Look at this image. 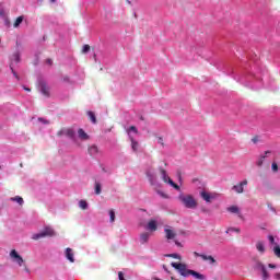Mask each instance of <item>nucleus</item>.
<instances>
[{"mask_svg": "<svg viewBox=\"0 0 280 280\" xmlns=\"http://www.w3.org/2000/svg\"><path fill=\"white\" fill-rule=\"evenodd\" d=\"M271 170H272V172H279V165L276 162H273L271 164Z\"/></svg>", "mask_w": 280, "mask_h": 280, "instance_id": "33", "label": "nucleus"}, {"mask_svg": "<svg viewBox=\"0 0 280 280\" xmlns=\"http://www.w3.org/2000/svg\"><path fill=\"white\" fill-rule=\"evenodd\" d=\"M200 196H201L202 200H205L207 202H211V198H213V197H211V194H209L205 190L200 192Z\"/></svg>", "mask_w": 280, "mask_h": 280, "instance_id": "15", "label": "nucleus"}, {"mask_svg": "<svg viewBox=\"0 0 280 280\" xmlns=\"http://www.w3.org/2000/svg\"><path fill=\"white\" fill-rule=\"evenodd\" d=\"M91 51V46L89 44L83 45L82 54H89Z\"/></svg>", "mask_w": 280, "mask_h": 280, "instance_id": "30", "label": "nucleus"}, {"mask_svg": "<svg viewBox=\"0 0 280 280\" xmlns=\"http://www.w3.org/2000/svg\"><path fill=\"white\" fill-rule=\"evenodd\" d=\"M48 65H51V59H47L46 61Z\"/></svg>", "mask_w": 280, "mask_h": 280, "instance_id": "49", "label": "nucleus"}, {"mask_svg": "<svg viewBox=\"0 0 280 280\" xmlns=\"http://www.w3.org/2000/svg\"><path fill=\"white\" fill-rule=\"evenodd\" d=\"M201 259L203 261H209V264L211 265L215 264V258H213V256H208L203 254V256H201Z\"/></svg>", "mask_w": 280, "mask_h": 280, "instance_id": "17", "label": "nucleus"}, {"mask_svg": "<svg viewBox=\"0 0 280 280\" xmlns=\"http://www.w3.org/2000/svg\"><path fill=\"white\" fill-rule=\"evenodd\" d=\"M97 152H100V149L97 148V145H92L89 148V154L91 156H95V154H97Z\"/></svg>", "mask_w": 280, "mask_h": 280, "instance_id": "18", "label": "nucleus"}, {"mask_svg": "<svg viewBox=\"0 0 280 280\" xmlns=\"http://www.w3.org/2000/svg\"><path fill=\"white\" fill-rule=\"evenodd\" d=\"M23 15L16 18L15 22L13 23V27H19L21 25V23H23Z\"/></svg>", "mask_w": 280, "mask_h": 280, "instance_id": "22", "label": "nucleus"}, {"mask_svg": "<svg viewBox=\"0 0 280 280\" xmlns=\"http://www.w3.org/2000/svg\"><path fill=\"white\" fill-rule=\"evenodd\" d=\"M57 135L58 137H62V135H65V131H59Z\"/></svg>", "mask_w": 280, "mask_h": 280, "instance_id": "46", "label": "nucleus"}, {"mask_svg": "<svg viewBox=\"0 0 280 280\" xmlns=\"http://www.w3.org/2000/svg\"><path fill=\"white\" fill-rule=\"evenodd\" d=\"M158 194H160V196H161L162 198H167V195H166L165 192L158 191Z\"/></svg>", "mask_w": 280, "mask_h": 280, "instance_id": "41", "label": "nucleus"}, {"mask_svg": "<svg viewBox=\"0 0 280 280\" xmlns=\"http://www.w3.org/2000/svg\"><path fill=\"white\" fill-rule=\"evenodd\" d=\"M268 240H269L270 244H272L273 246H277V243L275 242V236L269 235Z\"/></svg>", "mask_w": 280, "mask_h": 280, "instance_id": "36", "label": "nucleus"}, {"mask_svg": "<svg viewBox=\"0 0 280 280\" xmlns=\"http://www.w3.org/2000/svg\"><path fill=\"white\" fill-rule=\"evenodd\" d=\"M148 240H150V233L143 232L142 234H140L141 244H148Z\"/></svg>", "mask_w": 280, "mask_h": 280, "instance_id": "14", "label": "nucleus"}, {"mask_svg": "<svg viewBox=\"0 0 280 280\" xmlns=\"http://www.w3.org/2000/svg\"><path fill=\"white\" fill-rule=\"evenodd\" d=\"M78 135H79V138L82 140V141H89V133L84 131V129L80 128L78 130Z\"/></svg>", "mask_w": 280, "mask_h": 280, "instance_id": "12", "label": "nucleus"}, {"mask_svg": "<svg viewBox=\"0 0 280 280\" xmlns=\"http://www.w3.org/2000/svg\"><path fill=\"white\" fill-rule=\"evenodd\" d=\"M265 154H270V151H266Z\"/></svg>", "mask_w": 280, "mask_h": 280, "instance_id": "52", "label": "nucleus"}, {"mask_svg": "<svg viewBox=\"0 0 280 280\" xmlns=\"http://www.w3.org/2000/svg\"><path fill=\"white\" fill-rule=\"evenodd\" d=\"M145 174H147V177H148L150 184L156 185V183H158L156 174H154L152 170H148L145 172Z\"/></svg>", "mask_w": 280, "mask_h": 280, "instance_id": "7", "label": "nucleus"}, {"mask_svg": "<svg viewBox=\"0 0 280 280\" xmlns=\"http://www.w3.org/2000/svg\"><path fill=\"white\" fill-rule=\"evenodd\" d=\"M88 117L92 121V124H97V118L95 117V113L93 112H88Z\"/></svg>", "mask_w": 280, "mask_h": 280, "instance_id": "19", "label": "nucleus"}, {"mask_svg": "<svg viewBox=\"0 0 280 280\" xmlns=\"http://www.w3.org/2000/svg\"><path fill=\"white\" fill-rule=\"evenodd\" d=\"M228 211H230V213H236L238 218H242V213H240V208L237 206L229 207Z\"/></svg>", "mask_w": 280, "mask_h": 280, "instance_id": "16", "label": "nucleus"}, {"mask_svg": "<svg viewBox=\"0 0 280 280\" xmlns=\"http://www.w3.org/2000/svg\"><path fill=\"white\" fill-rule=\"evenodd\" d=\"M158 143H160V145H165V143L163 142V138L161 137L158 139Z\"/></svg>", "mask_w": 280, "mask_h": 280, "instance_id": "40", "label": "nucleus"}, {"mask_svg": "<svg viewBox=\"0 0 280 280\" xmlns=\"http://www.w3.org/2000/svg\"><path fill=\"white\" fill-rule=\"evenodd\" d=\"M95 194L96 196H100V194H102V184H100L98 182H95Z\"/></svg>", "mask_w": 280, "mask_h": 280, "instance_id": "23", "label": "nucleus"}, {"mask_svg": "<svg viewBox=\"0 0 280 280\" xmlns=\"http://www.w3.org/2000/svg\"><path fill=\"white\" fill-rule=\"evenodd\" d=\"M129 130H131V131L135 132L136 135H137V132H139V130H137V127H135V126H131V127L129 128Z\"/></svg>", "mask_w": 280, "mask_h": 280, "instance_id": "38", "label": "nucleus"}, {"mask_svg": "<svg viewBox=\"0 0 280 280\" xmlns=\"http://www.w3.org/2000/svg\"><path fill=\"white\" fill-rule=\"evenodd\" d=\"M273 279L280 280V272H276V273L273 275Z\"/></svg>", "mask_w": 280, "mask_h": 280, "instance_id": "39", "label": "nucleus"}, {"mask_svg": "<svg viewBox=\"0 0 280 280\" xmlns=\"http://www.w3.org/2000/svg\"><path fill=\"white\" fill-rule=\"evenodd\" d=\"M10 69L14 75V78H16V80H19V74H16V71H14V68H12V66H10Z\"/></svg>", "mask_w": 280, "mask_h": 280, "instance_id": "37", "label": "nucleus"}, {"mask_svg": "<svg viewBox=\"0 0 280 280\" xmlns=\"http://www.w3.org/2000/svg\"><path fill=\"white\" fill-rule=\"evenodd\" d=\"M79 207H80V209H83V211H84V210L89 209V203L86 202V200H80Z\"/></svg>", "mask_w": 280, "mask_h": 280, "instance_id": "21", "label": "nucleus"}, {"mask_svg": "<svg viewBox=\"0 0 280 280\" xmlns=\"http://www.w3.org/2000/svg\"><path fill=\"white\" fill-rule=\"evenodd\" d=\"M24 91H27L30 93V91H32L30 88H24Z\"/></svg>", "mask_w": 280, "mask_h": 280, "instance_id": "48", "label": "nucleus"}, {"mask_svg": "<svg viewBox=\"0 0 280 280\" xmlns=\"http://www.w3.org/2000/svg\"><path fill=\"white\" fill-rule=\"evenodd\" d=\"M131 148L133 152H137L139 150V142H137L133 138H131Z\"/></svg>", "mask_w": 280, "mask_h": 280, "instance_id": "20", "label": "nucleus"}, {"mask_svg": "<svg viewBox=\"0 0 280 280\" xmlns=\"http://www.w3.org/2000/svg\"><path fill=\"white\" fill-rule=\"evenodd\" d=\"M12 61L13 62H21V54L14 52L12 56Z\"/></svg>", "mask_w": 280, "mask_h": 280, "instance_id": "24", "label": "nucleus"}, {"mask_svg": "<svg viewBox=\"0 0 280 280\" xmlns=\"http://www.w3.org/2000/svg\"><path fill=\"white\" fill-rule=\"evenodd\" d=\"M11 200H12L13 202H18V205H21V206H23V202H24L23 199H22V197H20V196L12 197Z\"/></svg>", "mask_w": 280, "mask_h": 280, "instance_id": "26", "label": "nucleus"}, {"mask_svg": "<svg viewBox=\"0 0 280 280\" xmlns=\"http://www.w3.org/2000/svg\"><path fill=\"white\" fill-rule=\"evenodd\" d=\"M252 141H253V143H257V142L259 141V138H258V137H254V138L252 139Z\"/></svg>", "mask_w": 280, "mask_h": 280, "instance_id": "43", "label": "nucleus"}, {"mask_svg": "<svg viewBox=\"0 0 280 280\" xmlns=\"http://www.w3.org/2000/svg\"><path fill=\"white\" fill-rule=\"evenodd\" d=\"M256 268H257L258 270H264V269L266 268V265L262 264L261 261H257V262H256Z\"/></svg>", "mask_w": 280, "mask_h": 280, "instance_id": "32", "label": "nucleus"}, {"mask_svg": "<svg viewBox=\"0 0 280 280\" xmlns=\"http://www.w3.org/2000/svg\"><path fill=\"white\" fill-rule=\"evenodd\" d=\"M273 254L276 255V257H278V259H280V247L278 244H276V246L273 247Z\"/></svg>", "mask_w": 280, "mask_h": 280, "instance_id": "28", "label": "nucleus"}, {"mask_svg": "<svg viewBox=\"0 0 280 280\" xmlns=\"http://www.w3.org/2000/svg\"><path fill=\"white\" fill-rule=\"evenodd\" d=\"M229 231H232V232H234V233H241L240 228H230V229L226 231V233H229Z\"/></svg>", "mask_w": 280, "mask_h": 280, "instance_id": "35", "label": "nucleus"}, {"mask_svg": "<svg viewBox=\"0 0 280 280\" xmlns=\"http://www.w3.org/2000/svg\"><path fill=\"white\" fill-rule=\"evenodd\" d=\"M50 3H56V0H50Z\"/></svg>", "mask_w": 280, "mask_h": 280, "instance_id": "51", "label": "nucleus"}, {"mask_svg": "<svg viewBox=\"0 0 280 280\" xmlns=\"http://www.w3.org/2000/svg\"><path fill=\"white\" fill-rule=\"evenodd\" d=\"M0 14H3V12L0 11Z\"/></svg>", "mask_w": 280, "mask_h": 280, "instance_id": "55", "label": "nucleus"}, {"mask_svg": "<svg viewBox=\"0 0 280 280\" xmlns=\"http://www.w3.org/2000/svg\"><path fill=\"white\" fill-rule=\"evenodd\" d=\"M268 268L275 269V268H277V265L269 264V265H268Z\"/></svg>", "mask_w": 280, "mask_h": 280, "instance_id": "44", "label": "nucleus"}, {"mask_svg": "<svg viewBox=\"0 0 280 280\" xmlns=\"http://www.w3.org/2000/svg\"><path fill=\"white\" fill-rule=\"evenodd\" d=\"M179 202H182L185 209H198V200H196L192 195H179L178 196Z\"/></svg>", "mask_w": 280, "mask_h": 280, "instance_id": "2", "label": "nucleus"}, {"mask_svg": "<svg viewBox=\"0 0 280 280\" xmlns=\"http://www.w3.org/2000/svg\"><path fill=\"white\" fill-rule=\"evenodd\" d=\"M54 236H56V231H54V228L45 226L42 232L33 234L32 240L38 241L45 237H54Z\"/></svg>", "mask_w": 280, "mask_h": 280, "instance_id": "3", "label": "nucleus"}, {"mask_svg": "<svg viewBox=\"0 0 280 280\" xmlns=\"http://www.w3.org/2000/svg\"><path fill=\"white\" fill-rule=\"evenodd\" d=\"M65 135H67V137H70V139H73V137H75V131H73V129H67L65 131Z\"/></svg>", "mask_w": 280, "mask_h": 280, "instance_id": "25", "label": "nucleus"}, {"mask_svg": "<svg viewBox=\"0 0 280 280\" xmlns=\"http://www.w3.org/2000/svg\"><path fill=\"white\" fill-rule=\"evenodd\" d=\"M66 257L68 260H70L71 264L75 261V258H73V249L71 248H66Z\"/></svg>", "mask_w": 280, "mask_h": 280, "instance_id": "13", "label": "nucleus"}, {"mask_svg": "<svg viewBox=\"0 0 280 280\" xmlns=\"http://www.w3.org/2000/svg\"><path fill=\"white\" fill-rule=\"evenodd\" d=\"M156 229H159V226H158V224H156V220L151 219V220L149 221L148 225H147V230L154 232V231H156Z\"/></svg>", "mask_w": 280, "mask_h": 280, "instance_id": "9", "label": "nucleus"}, {"mask_svg": "<svg viewBox=\"0 0 280 280\" xmlns=\"http://www.w3.org/2000/svg\"><path fill=\"white\" fill-rule=\"evenodd\" d=\"M264 161H266V155H260L257 162L258 167H261L264 165Z\"/></svg>", "mask_w": 280, "mask_h": 280, "instance_id": "31", "label": "nucleus"}, {"mask_svg": "<svg viewBox=\"0 0 280 280\" xmlns=\"http://www.w3.org/2000/svg\"><path fill=\"white\" fill-rule=\"evenodd\" d=\"M166 257H171L172 259H178L179 261L183 259L178 254H167Z\"/></svg>", "mask_w": 280, "mask_h": 280, "instance_id": "29", "label": "nucleus"}, {"mask_svg": "<svg viewBox=\"0 0 280 280\" xmlns=\"http://www.w3.org/2000/svg\"><path fill=\"white\" fill-rule=\"evenodd\" d=\"M260 271H261V275H262V279H264V280L270 279V275L268 273V269H266V267H265V269H262V270H260Z\"/></svg>", "mask_w": 280, "mask_h": 280, "instance_id": "27", "label": "nucleus"}, {"mask_svg": "<svg viewBox=\"0 0 280 280\" xmlns=\"http://www.w3.org/2000/svg\"><path fill=\"white\" fill-rule=\"evenodd\" d=\"M159 170L164 183H167L171 185V187H174V189H180V186H178L176 183H174V180H172V178H170V176H167V171H165L163 167H160Z\"/></svg>", "mask_w": 280, "mask_h": 280, "instance_id": "4", "label": "nucleus"}, {"mask_svg": "<svg viewBox=\"0 0 280 280\" xmlns=\"http://www.w3.org/2000/svg\"><path fill=\"white\" fill-rule=\"evenodd\" d=\"M164 270H165L166 272H168L167 268H165V267H164Z\"/></svg>", "mask_w": 280, "mask_h": 280, "instance_id": "54", "label": "nucleus"}, {"mask_svg": "<svg viewBox=\"0 0 280 280\" xmlns=\"http://www.w3.org/2000/svg\"><path fill=\"white\" fill-rule=\"evenodd\" d=\"M141 121H143V116L140 117Z\"/></svg>", "mask_w": 280, "mask_h": 280, "instance_id": "53", "label": "nucleus"}, {"mask_svg": "<svg viewBox=\"0 0 280 280\" xmlns=\"http://www.w3.org/2000/svg\"><path fill=\"white\" fill-rule=\"evenodd\" d=\"M246 185H248V180L244 179L243 182L234 185L232 187L233 191H235L236 194H244V187H246Z\"/></svg>", "mask_w": 280, "mask_h": 280, "instance_id": "5", "label": "nucleus"}, {"mask_svg": "<svg viewBox=\"0 0 280 280\" xmlns=\"http://www.w3.org/2000/svg\"><path fill=\"white\" fill-rule=\"evenodd\" d=\"M256 249L260 255H264V253H266V244L264 243V241H258L256 243Z\"/></svg>", "mask_w": 280, "mask_h": 280, "instance_id": "8", "label": "nucleus"}, {"mask_svg": "<svg viewBox=\"0 0 280 280\" xmlns=\"http://www.w3.org/2000/svg\"><path fill=\"white\" fill-rule=\"evenodd\" d=\"M176 246H180V243L178 241H175Z\"/></svg>", "mask_w": 280, "mask_h": 280, "instance_id": "50", "label": "nucleus"}, {"mask_svg": "<svg viewBox=\"0 0 280 280\" xmlns=\"http://www.w3.org/2000/svg\"><path fill=\"white\" fill-rule=\"evenodd\" d=\"M172 268H175L176 271L179 272L182 277H194V279L198 280H207V276L187 268L186 264L183 262H172Z\"/></svg>", "mask_w": 280, "mask_h": 280, "instance_id": "1", "label": "nucleus"}, {"mask_svg": "<svg viewBox=\"0 0 280 280\" xmlns=\"http://www.w3.org/2000/svg\"><path fill=\"white\" fill-rule=\"evenodd\" d=\"M38 120H39V121H43V124H49L48 120H45V119H43V118H38Z\"/></svg>", "mask_w": 280, "mask_h": 280, "instance_id": "45", "label": "nucleus"}, {"mask_svg": "<svg viewBox=\"0 0 280 280\" xmlns=\"http://www.w3.org/2000/svg\"><path fill=\"white\" fill-rule=\"evenodd\" d=\"M164 232H165L166 240H174V237H176V232H174V230L172 229L166 228Z\"/></svg>", "mask_w": 280, "mask_h": 280, "instance_id": "10", "label": "nucleus"}, {"mask_svg": "<svg viewBox=\"0 0 280 280\" xmlns=\"http://www.w3.org/2000/svg\"><path fill=\"white\" fill-rule=\"evenodd\" d=\"M10 257H11V259H14V261H16V264L19 265V266H23V257H21V255H19V253L16 252V249H13V250H11V253H10Z\"/></svg>", "mask_w": 280, "mask_h": 280, "instance_id": "6", "label": "nucleus"}, {"mask_svg": "<svg viewBox=\"0 0 280 280\" xmlns=\"http://www.w3.org/2000/svg\"><path fill=\"white\" fill-rule=\"evenodd\" d=\"M194 255H195L196 257H201V258H202V256H203L205 254H200V253H198V252H194Z\"/></svg>", "mask_w": 280, "mask_h": 280, "instance_id": "42", "label": "nucleus"}, {"mask_svg": "<svg viewBox=\"0 0 280 280\" xmlns=\"http://www.w3.org/2000/svg\"><path fill=\"white\" fill-rule=\"evenodd\" d=\"M110 222H115V210H109Z\"/></svg>", "mask_w": 280, "mask_h": 280, "instance_id": "34", "label": "nucleus"}, {"mask_svg": "<svg viewBox=\"0 0 280 280\" xmlns=\"http://www.w3.org/2000/svg\"><path fill=\"white\" fill-rule=\"evenodd\" d=\"M63 82H69V77H65Z\"/></svg>", "mask_w": 280, "mask_h": 280, "instance_id": "47", "label": "nucleus"}, {"mask_svg": "<svg viewBox=\"0 0 280 280\" xmlns=\"http://www.w3.org/2000/svg\"><path fill=\"white\" fill-rule=\"evenodd\" d=\"M40 91L45 97H49V86H47V83L42 82L40 83Z\"/></svg>", "mask_w": 280, "mask_h": 280, "instance_id": "11", "label": "nucleus"}]
</instances>
